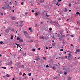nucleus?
Listing matches in <instances>:
<instances>
[{"label":"nucleus","instance_id":"nucleus-1","mask_svg":"<svg viewBox=\"0 0 80 80\" xmlns=\"http://www.w3.org/2000/svg\"><path fill=\"white\" fill-rule=\"evenodd\" d=\"M76 52H80V49H77L76 50Z\"/></svg>","mask_w":80,"mask_h":80},{"label":"nucleus","instance_id":"nucleus-2","mask_svg":"<svg viewBox=\"0 0 80 80\" xmlns=\"http://www.w3.org/2000/svg\"><path fill=\"white\" fill-rule=\"evenodd\" d=\"M11 19L13 20H15V18L14 17H12L11 18Z\"/></svg>","mask_w":80,"mask_h":80},{"label":"nucleus","instance_id":"nucleus-3","mask_svg":"<svg viewBox=\"0 0 80 80\" xmlns=\"http://www.w3.org/2000/svg\"><path fill=\"white\" fill-rule=\"evenodd\" d=\"M24 32V33L25 35L27 34V35H28V33H27V32L26 31H23Z\"/></svg>","mask_w":80,"mask_h":80},{"label":"nucleus","instance_id":"nucleus-4","mask_svg":"<svg viewBox=\"0 0 80 80\" xmlns=\"http://www.w3.org/2000/svg\"><path fill=\"white\" fill-rule=\"evenodd\" d=\"M25 36L26 38H28L29 36L28 35V34H25Z\"/></svg>","mask_w":80,"mask_h":80},{"label":"nucleus","instance_id":"nucleus-5","mask_svg":"<svg viewBox=\"0 0 80 80\" xmlns=\"http://www.w3.org/2000/svg\"><path fill=\"white\" fill-rule=\"evenodd\" d=\"M6 33H8L9 32V30L8 29H6L5 31Z\"/></svg>","mask_w":80,"mask_h":80},{"label":"nucleus","instance_id":"nucleus-6","mask_svg":"<svg viewBox=\"0 0 80 80\" xmlns=\"http://www.w3.org/2000/svg\"><path fill=\"white\" fill-rule=\"evenodd\" d=\"M68 80H71V77H69L68 78Z\"/></svg>","mask_w":80,"mask_h":80},{"label":"nucleus","instance_id":"nucleus-7","mask_svg":"<svg viewBox=\"0 0 80 80\" xmlns=\"http://www.w3.org/2000/svg\"><path fill=\"white\" fill-rule=\"evenodd\" d=\"M19 42H23V40L22 39H20L19 40Z\"/></svg>","mask_w":80,"mask_h":80},{"label":"nucleus","instance_id":"nucleus-8","mask_svg":"<svg viewBox=\"0 0 80 80\" xmlns=\"http://www.w3.org/2000/svg\"><path fill=\"white\" fill-rule=\"evenodd\" d=\"M39 38L41 39H44V38L43 37V36L42 37H39Z\"/></svg>","mask_w":80,"mask_h":80},{"label":"nucleus","instance_id":"nucleus-9","mask_svg":"<svg viewBox=\"0 0 80 80\" xmlns=\"http://www.w3.org/2000/svg\"><path fill=\"white\" fill-rule=\"evenodd\" d=\"M69 58H70L71 57H72V55L70 54V53H69L68 54V56Z\"/></svg>","mask_w":80,"mask_h":80},{"label":"nucleus","instance_id":"nucleus-10","mask_svg":"<svg viewBox=\"0 0 80 80\" xmlns=\"http://www.w3.org/2000/svg\"><path fill=\"white\" fill-rule=\"evenodd\" d=\"M12 61L10 62L9 63V65H12Z\"/></svg>","mask_w":80,"mask_h":80},{"label":"nucleus","instance_id":"nucleus-11","mask_svg":"<svg viewBox=\"0 0 80 80\" xmlns=\"http://www.w3.org/2000/svg\"><path fill=\"white\" fill-rule=\"evenodd\" d=\"M39 2H40V3H43V2H44V1L43 0H40Z\"/></svg>","mask_w":80,"mask_h":80},{"label":"nucleus","instance_id":"nucleus-12","mask_svg":"<svg viewBox=\"0 0 80 80\" xmlns=\"http://www.w3.org/2000/svg\"><path fill=\"white\" fill-rule=\"evenodd\" d=\"M17 79H18V80H20V76H18V77H17Z\"/></svg>","mask_w":80,"mask_h":80},{"label":"nucleus","instance_id":"nucleus-13","mask_svg":"<svg viewBox=\"0 0 80 80\" xmlns=\"http://www.w3.org/2000/svg\"><path fill=\"white\" fill-rule=\"evenodd\" d=\"M65 10L64 11V12H66L67 11V8H65Z\"/></svg>","mask_w":80,"mask_h":80},{"label":"nucleus","instance_id":"nucleus-14","mask_svg":"<svg viewBox=\"0 0 80 80\" xmlns=\"http://www.w3.org/2000/svg\"><path fill=\"white\" fill-rule=\"evenodd\" d=\"M71 6H72V4H71V3H70L68 4V6H69V7H71Z\"/></svg>","mask_w":80,"mask_h":80},{"label":"nucleus","instance_id":"nucleus-15","mask_svg":"<svg viewBox=\"0 0 80 80\" xmlns=\"http://www.w3.org/2000/svg\"><path fill=\"white\" fill-rule=\"evenodd\" d=\"M76 15H78V14H80V13L79 12H76Z\"/></svg>","mask_w":80,"mask_h":80},{"label":"nucleus","instance_id":"nucleus-16","mask_svg":"<svg viewBox=\"0 0 80 80\" xmlns=\"http://www.w3.org/2000/svg\"><path fill=\"white\" fill-rule=\"evenodd\" d=\"M49 30H50V31H52V28H50L49 29Z\"/></svg>","mask_w":80,"mask_h":80},{"label":"nucleus","instance_id":"nucleus-17","mask_svg":"<svg viewBox=\"0 0 80 80\" xmlns=\"http://www.w3.org/2000/svg\"><path fill=\"white\" fill-rule=\"evenodd\" d=\"M35 60H36L37 62H38V60H39V58L38 59H35Z\"/></svg>","mask_w":80,"mask_h":80},{"label":"nucleus","instance_id":"nucleus-18","mask_svg":"<svg viewBox=\"0 0 80 80\" xmlns=\"http://www.w3.org/2000/svg\"><path fill=\"white\" fill-rule=\"evenodd\" d=\"M6 76L7 77H10V75L7 74L6 75Z\"/></svg>","mask_w":80,"mask_h":80},{"label":"nucleus","instance_id":"nucleus-19","mask_svg":"<svg viewBox=\"0 0 80 80\" xmlns=\"http://www.w3.org/2000/svg\"><path fill=\"white\" fill-rule=\"evenodd\" d=\"M2 68H3L4 69H6V68L5 67H2Z\"/></svg>","mask_w":80,"mask_h":80},{"label":"nucleus","instance_id":"nucleus-20","mask_svg":"<svg viewBox=\"0 0 80 80\" xmlns=\"http://www.w3.org/2000/svg\"><path fill=\"white\" fill-rule=\"evenodd\" d=\"M11 39H13V35H12L10 38Z\"/></svg>","mask_w":80,"mask_h":80},{"label":"nucleus","instance_id":"nucleus-21","mask_svg":"<svg viewBox=\"0 0 80 80\" xmlns=\"http://www.w3.org/2000/svg\"><path fill=\"white\" fill-rule=\"evenodd\" d=\"M32 51L33 52H35V49L33 48L32 49Z\"/></svg>","mask_w":80,"mask_h":80},{"label":"nucleus","instance_id":"nucleus-22","mask_svg":"<svg viewBox=\"0 0 80 80\" xmlns=\"http://www.w3.org/2000/svg\"><path fill=\"white\" fill-rule=\"evenodd\" d=\"M52 45H53V46L54 47V46H55V43H52Z\"/></svg>","mask_w":80,"mask_h":80},{"label":"nucleus","instance_id":"nucleus-23","mask_svg":"<svg viewBox=\"0 0 80 80\" xmlns=\"http://www.w3.org/2000/svg\"><path fill=\"white\" fill-rule=\"evenodd\" d=\"M17 40H20V38L17 37Z\"/></svg>","mask_w":80,"mask_h":80},{"label":"nucleus","instance_id":"nucleus-24","mask_svg":"<svg viewBox=\"0 0 80 80\" xmlns=\"http://www.w3.org/2000/svg\"><path fill=\"white\" fill-rule=\"evenodd\" d=\"M46 15L47 17H49V15H47V13H46Z\"/></svg>","mask_w":80,"mask_h":80},{"label":"nucleus","instance_id":"nucleus-25","mask_svg":"<svg viewBox=\"0 0 80 80\" xmlns=\"http://www.w3.org/2000/svg\"><path fill=\"white\" fill-rule=\"evenodd\" d=\"M19 75H22V72H20L19 73Z\"/></svg>","mask_w":80,"mask_h":80},{"label":"nucleus","instance_id":"nucleus-26","mask_svg":"<svg viewBox=\"0 0 80 80\" xmlns=\"http://www.w3.org/2000/svg\"><path fill=\"white\" fill-rule=\"evenodd\" d=\"M52 69H54V70H56V68H55V67H53L52 68Z\"/></svg>","mask_w":80,"mask_h":80},{"label":"nucleus","instance_id":"nucleus-27","mask_svg":"<svg viewBox=\"0 0 80 80\" xmlns=\"http://www.w3.org/2000/svg\"><path fill=\"white\" fill-rule=\"evenodd\" d=\"M60 51H61V52H63V50L62 49H60Z\"/></svg>","mask_w":80,"mask_h":80},{"label":"nucleus","instance_id":"nucleus-28","mask_svg":"<svg viewBox=\"0 0 80 80\" xmlns=\"http://www.w3.org/2000/svg\"><path fill=\"white\" fill-rule=\"evenodd\" d=\"M35 15L36 16H37V15H38V13H37L36 12L35 13Z\"/></svg>","mask_w":80,"mask_h":80},{"label":"nucleus","instance_id":"nucleus-29","mask_svg":"<svg viewBox=\"0 0 80 80\" xmlns=\"http://www.w3.org/2000/svg\"><path fill=\"white\" fill-rule=\"evenodd\" d=\"M31 73H29L28 74V76H31Z\"/></svg>","mask_w":80,"mask_h":80},{"label":"nucleus","instance_id":"nucleus-30","mask_svg":"<svg viewBox=\"0 0 80 80\" xmlns=\"http://www.w3.org/2000/svg\"><path fill=\"white\" fill-rule=\"evenodd\" d=\"M15 45H17V46H19V44H18L17 43H15Z\"/></svg>","mask_w":80,"mask_h":80},{"label":"nucleus","instance_id":"nucleus-31","mask_svg":"<svg viewBox=\"0 0 80 80\" xmlns=\"http://www.w3.org/2000/svg\"><path fill=\"white\" fill-rule=\"evenodd\" d=\"M65 69H66V67H65L64 68H63V70H65Z\"/></svg>","mask_w":80,"mask_h":80},{"label":"nucleus","instance_id":"nucleus-32","mask_svg":"<svg viewBox=\"0 0 80 80\" xmlns=\"http://www.w3.org/2000/svg\"><path fill=\"white\" fill-rule=\"evenodd\" d=\"M53 23H55V24H57V22L56 21L54 22Z\"/></svg>","mask_w":80,"mask_h":80},{"label":"nucleus","instance_id":"nucleus-33","mask_svg":"<svg viewBox=\"0 0 80 80\" xmlns=\"http://www.w3.org/2000/svg\"><path fill=\"white\" fill-rule=\"evenodd\" d=\"M71 37H74V36L73 35H71Z\"/></svg>","mask_w":80,"mask_h":80},{"label":"nucleus","instance_id":"nucleus-34","mask_svg":"<svg viewBox=\"0 0 80 80\" xmlns=\"http://www.w3.org/2000/svg\"><path fill=\"white\" fill-rule=\"evenodd\" d=\"M21 5H23L24 2H22L21 3Z\"/></svg>","mask_w":80,"mask_h":80},{"label":"nucleus","instance_id":"nucleus-35","mask_svg":"<svg viewBox=\"0 0 80 80\" xmlns=\"http://www.w3.org/2000/svg\"><path fill=\"white\" fill-rule=\"evenodd\" d=\"M32 29H31V27H30L29 28V30H31Z\"/></svg>","mask_w":80,"mask_h":80},{"label":"nucleus","instance_id":"nucleus-36","mask_svg":"<svg viewBox=\"0 0 80 80\" xmlns=\"http://www.w3.org/2000/svg\"><path fill=\"white\" fill-rule=\"evenodd\" d=\"M32 13H33L34 12V10H32Z\"/></svg>","mask_w":80,"mask_h":80},{"label":"nucleus","instance_id":"nucleus-37","mask_svg":"<svg viewBox=\"0 0 80 80\" xmlns=\"http://www.w3.org/2000/svg\"><path fill=\"white\" fill-rule=\"evenodd\" d=\"M1 15H3V13H1Z\"/></svg>","mask_w":80,"mask_h":80},{"label":"nucleus","instance_id":"nucleus-38","mask_svg":"<svg viewBox=\"0 0 80 80\" xmlns=\"http://www.w3.org/2000/svg\"><path fill=\"white\" fill-rule=\"evenodd\" d=\"M22 68H24L25 66H24V65H22Z\"/></svg>","mask_w":80,"mask_h":80},{"label":"nucleus","instance_id":"nucleus-39","mask_svg":"<svg viewBox=\"0 0 80 80\" xmlns=\"http://www.w3.org/2000/svg\"><path fill=\"white\" fill-rule=\"evenodd\" d=\"M41 49L40 48H38V50H40Z\"/></svg>","mask_w":80,"mask_h":80},{"label":"nucleus","instance_id":"nucleus-40","mask_svg":"<svg viewBox=\"0 0 80 80\" xmlns=\"http://www.w3.org/2000/svg\"><path fill=\"white\" fill-rule=\"evenodd\" d=\"M30 32H33L32 29L30 30Z\"/></svg>","mask_w":80,"mask_h":80},{"label":"nucleus","instance_id":"nucleus-41","mask_svg":"<svg viewBox=\"0 0 80 80\" xmlns=\"http://www.w3.org/2000/svg\"><path fill=\"white\" fill-rule=\"evenodd\" d=\"M38 62H40V58H39V59H38Z\"/></svg>","mask_w":80,"mask_h":80},{"label":"nucleus","instance_id":"nucleus-42","mask_svg":"<svg viewBox=\"0 0 80 80\" xmlns=\"http://www.w3.org/2000/svg\"><path fill=\"white\" fill-rule=\"evenodd\" d=\"M0 43H1V44H2V43H3V42L2 41Z\"/></svg>","mask_w":80,"mask_h":80},{"label":"nucleus","instance_id":"nucleus-43","mask_svg":"<svg viewBox=\"0 0 80 80\" xmlns=\"http://www.w3.org/2000/svg\"><path fill=\"white\" fill-rule=\"evenodd\" d=\"M64 75H67V73L66 72H64Z\"/></svg>","mask_w":80,"mask_h":80},{"label":"nucleus","instance_id":"nucleus-44","mask_svg":"<svg viewBox=\"0 0 80 80\" xmlns=\"http://www.w3.org/2000/svg\"><path fill=\"white\" fill-rule=\"evenodd\" d=\"M62 0H58V2H61Z\"/></svg>","mask_w":80,"mask_h":80},{"label":"nucleus","instance_id":"nucleus-45","mask_svg":"<svg viewBox=\"0 0 80 80\" xmlns=\"http://www.w3.org/2000/svg\"><path fill=\"white\" fill-rule=\"evenodd\" d=\"M56 5L58 6H59V5L58 4V2L56 4Z\"/></svg>","mask_w":80,"mask_h":80},{"label":"nucleus","instance_id":"nucleus-46","mask_svg":"<svg viewBox=\"0 0 80 80\" xmlns=\"http://www.w3.org/2000/svg\"><path fill=\"white\" fill-rule=\"evenodd\" d=\"M48 67H49V66H48V65H47L46 66V68H48Z\"/></svg>","mask_w":80,"mask_h":80},{"label":"nucleus","instance_id":"nucleus-47","mask_svg":"<svg viewBox=\"0 0 80 80\" xmlns=\"http://www.w3.org/2000/svg\"><path fill=\"white\" fill-rule=\"evenodd\" d=\"M78 52H77V51H76V52H75V53L76 54H77Z\"/></svg>","mask_w":80,"mask_h":80},{"label":"nucleus","instance_id":"nucleus-48","mask_svg":"<svg viewBox=\"0 0 80 80\" xmlns=\"http://www.w3.org/2000/svg\"><path fill=\"white\" fill-rule=\"evenodd\" d=\"M77 24H78V23H79L78 21H77Z\"/></svg>","mask_w":80,"mask_h":80},{"label":"nucleus","instance_id":"nucleus-49","mask_svg":"<svg viewBox=\"0 0 80 80\" xmlns=\"http://www.w3.org/2000/svg\"><path fill=\"white\" fill-rule=\"evenodd\" d=\"M21 22H22V23H23L24 22H23V21H21Z\"/></svg>","mask_w":80,"mask_h":80},{"label":"nucleus","instance_id":"nucleus-50","mask_svg":"<svg viewBox=\"0 0 80 80\" xmlns=\"http://www.w3.org/2000/svg\"><path fill=\"white\" fill-rule=\"evenodd\" d=\"M23 74L24 75H27L26 74H25V73H24Z\"/></svg>","mask_w":80,"mask_h":80},{"label":"nucleus","instance_id":"nucleus-51","mask_svg":"<svg viewBox=\"0 0 80 80\" xmlns=\"http://www.w3.org/2000/svg\"><path fill=\"white\" fill-rule=\"evenodd\" d=\"M43 58L44 59V60H46V58H45V57H43Z\"/></svg>","mask_w":80,"mask_h":80},{"label":"nucleus","instance_id":"nucleus-52","mask_svg":"<svg viewBox=\"0 0 80 80\" xmlns=\"http://www.w3.org/2000/svg\"><path fill=\"white\" fill-rule=\"evenodd\" d=\"M69 19H67V20H66L67 22L68 21V20H69Z\"/></svg>","mask_w":80,"mask_h":80},{"label":"nucleus","instance_id":"nucleus-53","mask_svg":"<svg viewBox=\"0 0 80 80\" xmlns=\"http://www.w3.org/2000/svg\"><path fill=\"white\" fill-rule=\"evenodd\" d=\"M25 15H27V14H28V12H26L25 13Z\"/></svg>","mask_w":80,"mask_h":80},{"label":"nucleus","instance_id":"nucleus-54","mask_svg":"<svg viewBox=\"0 0 80 80\" xmlns=\"http://www.w3.org/2000/svg\"><path fill=\"white\" fill-rule=\"evenodd\" d=\"M59 40H60V41H61V40H61V38H59Z\"/></svg>","mask_w":80,"mask_h":80},{"label":"nucleus","instance_id":"nucleus-55","mask_svg":"<svg viewBox=\"0 0 80 80\" xmlns=\"http://www.w3.org/2000/svg\"><path fill=\"white\" fill-rule=\"evenodd\" d=\"M37 3L38 5H40V3H39V2H37Z\"/></svg>","mask_w":80,"mask_h":80},{"label":"nucleus","instance_id":"nucleus-56","mask_svg":"<svg viewBox=\"0 0 80 80\" xmlns=\"http://www.w3.org/2000/svg\"><path fill=\"white\" fill-rule=\"evenodd\" d=\"M46 49H48V47H46Z\"/></svg>","mask_w":80,"mask_h":80},{"label":"nucleus","instance_id":"nucleus-57","mask_svg":"<svg viewBox=\"0 0 80 80\" xmlns=\"http://www.w3.org/2000/svg\"><path fill=\"white\" fill-rule=\"evenodd\" d=\"M56 66H57V67H58V65H57V64H56Z\"/></svg>","mask_w":80,"mask_h":80},{"label":"nucleus","instance_id":"nucleus-58","mask_svg":"<svg viewBox=\"0 0 80 80\" xmlns=\"http://www.w3.org/2000/svg\"><path fill=\"white\" fill-rule=\"evenodd\" d=\"M71 46H73V44H71Z\"/></svg>","mask_w":80,"mask_h":80},{"label":"nucleus","instance_id":"nucleus-59","mask_svg":"<svg viewBox=\"0 0 80 80\" xmlns=\"http://www.w3.org/2000/svg\"><path fill=\"white\" fill-rule=\"evenodd\" d=\"M15 12V10H12V12Z\"/></svg>","mask_w":80,"mask_h":80},{"label":"nucleus","instance_id":"nucleus-60","mask_svg":"<svg viewBox=\"0 0 80 80\" xmlns=\"http://www.w3.org/2000/svg\"><path fill=\"white\" fill-rule=\"evenodd\" d=\"M61 48H63V47L62 46V47H61Z\"/></svg>","mask_w":80,"mask_h":80},{"label":"nucleus","instance_id":"nucleus-61","mask_svg":"<svg viewBox=\"0 0 80 80\" xmlns=\"http://www.w3.org/2000/svg\"><path fill=\"white\" fill-rule=\"evenodd\" d=\"M12 80H15V78H12Z\"/></svg>","mask_w":80,"mask_h":80},{"label":"nucleus","instance_id":"nucleus-62","mask_svg":"<svg viewBox=\"0 0 80 80\" xmlns=\"http://www.w3.org/2000/svg\"><path fill=\"white\" fill-rule=\"evenodd\" d=\"M60 34H61V35H62V33L61 32L60 33Z\"/></svg>","mask_w":80,"mask_h":80},{"label":"nucleus","instance_id":"nucleus-63","mask_svg":"<svg viewBox=\"0 0 80 80\" xmlns=\"http://www.w3.org/2000/svg\"><path fill=\"white\" fill-rule=\"evenodd\" d=\"M61 20V18H59V20Z\"/></svg>","mask_w":80,"mask_h":80},{"label":"nucleus","instance_id":"nucleus-64","mask_svg":"<svg viewBox=\"0 0 80 80\" xmlns=\"http://www.w3.org/2000/svg\"><path fill=\"white\" fill-rule=\"evenodd\" d=\"M2 55L1 54H0V57H2Z\"/></svg>","mask_w":80,"mask_h":80}]
</instances>
